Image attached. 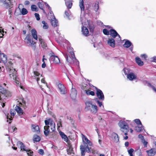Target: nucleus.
Segmentation results:
<instances>
[{"label":"nucleus","mask_w":156,"mask_h":156,"mask_svg":"<svg viewBox=\"0 0 156 156\" xmlns=\"http://www.w3.org/2000/svg\"><path fill=\"white\" fill-rule=\"evenodd\" d=\"M45 126L44 127V133L47 136L50 132L49 128L52 132L55 130V122L51 119H49L44 120Z\"/></svg>","instance_id":"f257e3e1"},{"label":"nucleus","mask_w":156,"mask_h":156,"mask_svg":"<svg viewBox=\"0 0 156 156\" xmlns=\"http://www.w3.org/2000/svg\"><path fill=\"white\" fill-rule=\"evenodd\" d=\"M86 109L90 111L94 114L96 113L98 110V107L96 105L93 104L91 101H87L86 103Z\"/></svg>","instance_id":"f03ea898"},{"label":"nucleus","mask_w":156,"mask_h":156,"mask_svg":"<svg viewBox=\"0 0 156 156\" xmlns=\"http://www.w3.org/2000/svg\"><path fill=\"white\" fill-rule=\"evenodd\" d=\"M6 69L9 71V74L10 77L13 80L16 81V83L19 84V78L17 77L16 72L15 69L11 68L9 67H8Z\"/></svg>","instance_id":"7ed1b4c3"},{"label":"nucleus","mask_w":156,"mask_h":156,"mask_svg":"<svg viewBox=\"0 0 156 156\" xmlns=\"http://www.w3.org/2000/svg\"><path fill=\"white\" fill-rule=\"evenodd\" d=\"M25 41L26 43L27 44V46L31 47L34 50L35 49V43L34 42L30 34H28L26 36L25 39Z\"/></svg>","instance_id":"20e7f679"},{"label":"nucleus","mask_w":156,"mask_h":156,"mask_svg":"<svg viewBox=\"0 0 156 156\" xmlns=\"http://www.w3.org/2000/svg\"><path fill=\"white\" fill-rule=\"evenodd\" d=\"M67 50L70 53L72 58L70 57H68L67 56L66 57V59L68 62L72 64L74 63L75 61H76V59L75 58V55L73 52V48H72L69 47L67 48Z\"/></svg>","instance_id":"39448f33"},{"label":"nucleus","mask_w":156,"mask_h":156,"mask_svg":"<svg viewBox=\"0 0 156 156\" xmlns=\"http://www.w3.org/2000/svg\"><path fill=\"white\" fill-rule=\"evenodd\" d=\"M118 125L120 128V130L122 132H124V130H126V131H129V127L127 123L125 121L121 120L118 123Z\"/></svg>","instance_id":"423d86ee"},{"label":"nucleus","mask_w":156,"mask_h":156,"mask_svg":"<svg viewBox=\"0 0 156 156\" xmlns=\"http://www.w3.org/2000/svg\"><path fill=\"white\" fill-rule=\"evenodd\" d=\"M49 55L50 56L49 60L51 62H53L56 64H58L60 63L59 58L57 56H55L53 52H51Z\"/></svg>","instance_id":"0eeeda50"},{"label":"nucleus","mask_w":156,"mask_h":156,"mask_svg":"<svg viewBox=\"0 0 156 156\" xmlns=\"http://www.w3.org/2000/svg\"><path fill=\"white\" fill-rule=\"evenodd\" d=\"M96 90V94L98 98L101 101H104L105 99L104 95L102 91L96 87H94Z\"/></svg>","instance_id":"6e6552de"},{"label":"nucleus","mask_w":156,"mask_h":156,"mask_svg":"<svg viewBox=\"0 0 156 156\" xmlns=\"http://www.w3.org/2000/svg\"><path fill=\"white\" fill-rule=\"evenodd\" d=\"M109 35L113 38H115L116 37H118L117 40L118 42L121 41V37L120 35L115 30L112 29H110L109 30Z\"/></svg>","instance_id":"1a4fd4ad"},{"label":"nucleus","mask_w":156,"mask_h":156,"mask_svg":"<svg viewBox=\"0 0 156 156\" xmlns=\"http://www.w3.org/2000/svg\"><path fill=\"white\" fill-rule=\"evenodd\" d=\"M1 2H3L4 6L8 9L11 7L12 5L11 0H0Z\"/></svg>","instance_id":"9d476101"},{"label":"nucleus","mask_w":156,"mask_h":156,"mask_svg":"<svg viewBox=\"0 0 156 156\" xmlns=\"http://www.w3.org/2000/svg\"><path fill=\"white\" fill-rule=\"evenodd\" d=\"M18 147H20V149L21 151H27L28 149H27L26 147L24 145V144L20 141H18L17 142V144Z\"/></svg>","instance_id":"9b49d317"},{"label":"nucleus","mask_w":156,"mask_h":156,"mask_svg":"<svg viewBox=\"0 0 156 156\" xmlns=\"http://www.w3.org/2000/svg\"><path fill=\"white\" fill-rule=\"evenodd\" d=\"M58 87L59 89L60 93L61 94H66V92L65 90V88L63 84L60 83H59L58 85Z\"/></svg>","instance_id":"f8f14e48"},{"label":"nucleus","mask_w":156,"mask_h":156,"mask_svg":"<svg viewBox=\"0 0 156 156\" xmlns=\"http://www.w3.org/2000/svg\"><path fill=\"white\" fill-rule=\"evenodd\" d=\"M77 95V91L75 88H72L70 96L72 99L73 100H75L76 97Z\"/></svg>","instance_id":"ddd939ff"},{"label":"nucleus","mask_w":156,"mask_h":156,"mask_svg":"<svg viewBox=\"0 0 156 156\" xmlns=\"http://www.w3.org/2000/svg\"><path fill=\"white\" fill-rule=\"evenodd\" d=\"M146 152L148 156H154L156 153V150L154 148H152Z\"/></svg>","instance_id":"4468645a"},{"label":"nucleus","mask_w":156,"mask_h":156,"mask_svg":"<svg viewBox=\"0 0 156 156\" xmlns=\"http://www.w3.org/2000/svg\"><path fill=\"white\" fill-rule=\"evenodd\" d=\"M51 23L52 25L54 27H56L58 25V22L55 19L54 16H52V18H51Z\"/></svg>","instance_id":"2eb2a0df"},{"label":"nucleus","mask_w":156,"mask_h":156,"mask_svg":"<svg viewBox=\"0 0 156 156\" xmlns=\"http://www.w3.org/2000/svg\"><path fill=\"white\" fill-rule=\"evenodd\" d=\"M59 133L62 139L66 142L68 143L69 141V140L67 136L63 132L61 131H59Z\"/></svg>","instance_id":"dca6fc26"},{"label":"nucleus","mask_w":156,"mask_h":156,"mask_svg":"<svg viewBox=\"0 0 156 156\" xmlns=\"http://www.w3.org/2000/svg\"><path fill=\"white\" fill-rule=\"evenodd\" d=\"M127 78L130 80H133L136 78V76L133 73H131L127 74Z\"/></svg>","instance_id":"f3484780"},{"label":"nucleus","mask_w":156,"mask_h":156,"mask_svg":"<svg viewBox=\"0 0 156 156\" xmlns=\"http://www.w3.org/2000/svg\"><path fill=\"white\" fill-rule=\"evenodd\" d=\"M0 58L2 61L4 63H6L7 62L6 56L4 54L1 53L0 52Z\"/></svg>","instance_id":"a211bd4d"},{"label":"nucleus","mask_w":156,"mask_h":156,"mask_svg":"<svg viewBox=\"0 0 156 156\" xmlns=\"http://www.w3.org/2000/svg\"><path fill=\"white\" fill-rule=\"evenodd\" d=\"M32 130L33 132H37V133L40 132L39 128L38 125L33 124L32 125Z\"/></svg>","instance_id":"6ab92c4d"},{"label":"nucleus","mask_w":156,"mask_h":156,"mask_svg":"<svg viewBox=\"0 0 156 156\" xmlns=\"http://www.w3.org/2000/svg\"><path fill=\"white\" fill-rule=\"evenodd\" d=\"M108 44L112 47H114L115 44V41L113 38H109L108 40Z\"/></svg>","instance_id":"aec40b11"},{"label":"nucleus","mask_w":156,"mask_h":156,"mask_svg":"<svg viewBox=\"0 0 156 156\" xmlns=\"http://www.w3.org/2000/svg\"><path fill=\"white\" fill-rule=\"evenodd\" d=\"M82 140L84 144V145H87V144H89L90 142V141L83 134H82Z\"/></svg>","instance_id":"412c9836"},{"label":"nucleus","mask_w":156,"mask_h":156,"mask_svg":"<svg viewBox=\"0 0 156 156\" xmlns=\"http://www.w3.org/2000/svg\"><path fill=\"white\" fill-rule=\"evenodd\" d=\"M112 139L113 141L115 143H117L119 141L118 135L115 133H113L112 134Z\"/></svg>","instance_id":"4be33fe9"},{"label":"nucleus","mask_w":156,"mask_h":156,"mask_svg":"<svg viewBox=\"0 0 156 156\" xmlns=\"http://www.w3.org/2000/svg\"><path fill=\"white\" fill-rule=\"evenodd\" d=\"M65 4L68 9L71 8L73 5L72 0H64Z\"/></svg>","instance_id":"5701e85b"},{"label":"nucleus","mask_w":156,"mask_h":156,"mask_svg":"<svg viewBox=\"0 0 156 156\" xmlns=\"http://www.w3.org/2000/svg\"><path fill=\"white\" fill-rule=\"evenodd\" d=\"M82 34L85 36H87L89 33L88 29L84 27H82Z\"/></svg>","instance_id":"b1692460"},{"label":"nucleus","mask_w":156,"mask_h":156,"mask_svg":"<svg viewBox=\"0 0 156 156\" xmlns=\"http://www.w3.org/2000/svg\"><path fill=\"white\" fill-rule=\"evenodd\" d=\"M38 40L42 48H45L47 47V45L44 40L40 37L38 38Z\"/></svg>","instance_id":"393cba45"},{"label":"nucleus","mask_w":156,"mask_h":156,"mask_svg":"<svg viewBox=\"0 0 156 156\" xmlns=\"http://www.w3.org/2000/svg\"><path fill=\"white\" fill-rule=\"evenodd\" d=\"M31 33L33 37L35 40H37L38 37L36 30L35 29H32L31 30Z\"/></svg>","instance_id":"a878e982"},{"label":"nucleus","mask_w":156,"mask_h":156,"mask_svg":"<svg viewBox=\"0 0 156 156\" xmlns=\"http://www.w3.org/2000/svg\"><path fill=\"white\" fill-rule=\"evenodd\" d=\"M15 110L18 114L22 115L23 113V111L22 109L18 106H16L15 107Z\"/></svg>","instance_id":"bb28decb"},{"label":"nucleus","mask_w":156,"mask_h":156,"mask_svg":"<svg viewBox=\"0 0 156 156\" xmlns=\"http://www.w3.org/2000/svg\"><path fill=\"white\" fill-rule=\"evenodd\" d=\"M136 61L138 65L140 66H141L143 65L144 63L142 61L140 58L138 57H136Z\"/></svg>","instance_id":"cd10ccee"},{"label":"nucleus","mask_w":156,"mask_h":156,"mask_svg":"<svg viewBox=\"0 0 156 156\" xmlns=\"http://www.w3.org/2000/svg\"><path fill=\"white\" fill-rule=\"evenodd\" d=\"M68 148H69L67 149L68 154L69 155L72 154H74L73 148L72 147L71 145H69L68 147Z\"/></svg>","instance_id":"c85d7f7f"},{"label":"nucleus","mask_w":156,"mask_h":156,"mask_svg":"<svg viewBox=\"0 0 156 156\" xmlns=\"http://www.w3.org/2000/svg\"><path fill=\"white\" fill-rule=\"evenodd\" d=\"M79 6L81 11H84L85 8L83 0H80Z\"/></svg>","instance_id":"c756f323"},{"label":"nucleus","mask_w":156,"mask_h":156,"mask_svg":"<svg viewBox=\"0 0 156 156\" xmlns=\"http://www.w3.org/2000/svg\"><path fill=\"white\" fill-rule=\"evenodd\" d=\"M131 43L129 41L127 40L125 42V43L123 45V46L124 47L128 48L131 46Z\"/></svg>","instance_id":"7c9ffc66"},{"label":"nucleus","mask_w":156,"mask_h":156,"mask_svg":"<svg viewBox=\"0 0 156 156\" xmlns=\"http://www.w3.org/2000/svg\"><path fill=\"white\" fill-rule=\"evenodd\" d=\"M81 153L82 156H84L85 154V149L84 146L81 145L80 146Z\"/></svg>","instance_id":"2f4dec72"},{"label":"nucleus","mask_w":156,"mask_h":156,"mask_svg":"<svg viewBox=\"0 0 156 156\" xmlns=\"http://www.w3.org/2000/svg\"><path fill=\"white\" fill-rule=\"evenodd\" d=\"M143 129V126L142 125H139L135 127V130L137 132L141 131Z\"/></svg>","instance_id":"473e14b6"},{"label":"nucleus","mask_w":156,"mask_h":156,"mask_svg":"<svg viewBox=\"0 0 156 156\" xmlns=\"http://www.w3.org/2000/svg\"><path fill=\"white\" fill-rule=\"evenodd\" d=\"M41 140L40 137L37 135H34L33 137V140L34 142H39Z\"/></svg>","instance_id":"72a5a7b5"},{"label":"nucleus","mask_w":156,"mask_h":156,"mask_svg":"<svg viewBox=\"0 0 156 156\" xmlns=\"http://www.w3.org/2000/svg\"><path fill=\"white\" fill-rule=\"evenodd\" d=\"M86 94L87 95H91L92 96H94L95 95V93L93 91H90L89 90H85Z\"/></svg>","instance_id":"f704fd0d"},{"label":"nucleus","mask_w":156,"mask_h":156,"mask_svg":"<svg viewBox=\"0 0 156 156\" xmlns=\"http://www.w3.org/2000/svg\"><path fill=\"white\" fill-rule=\"evenodd\" d=\"M94 10L97 12L99 9V2H96L94 5Z\"/></svg>","instance_id":"c9c22d12"},{"label":"nucleus","mask_w":156,"mask_h":156,"mask_svg":"<svg viewBox=\"0 0 156 156\" xmlns=\"http://www.w3.org/2000/svg\"><path fill=\"white\" fill-rule=\"evenodd\" d=\"M31 9L32 11L37 12L38 11V9L37 6L35 5H32L31 6Z\"/></svg>","instance_id":"e433bc0d"},{"label":"nucleus","mask_w":156,"mask_h":156,"mask_svg":"<svg viewBox=\"0 0 156 156\" xmlns=\"http://www.w3.org/2000/svg\"><path fill=\"white\" fill-rule=\"evenodd\" d=\"M42 23L43 24V28L44 29H46L48 28V25L45 21H43Z\"/></svg>","instance_id":"4c0bfd02"},{"label":"nucleus","mask_w":156,"mask_h":156,"mask_svg":"<svg viewBox=\"0 0 156 156\" xmlns=\"http://www.w3.org/2000/svg\"><path fill=\"white\" fill-rule=\"evenodd\" d=\"M28 156H33V152L30 150L28 149L27 151H26Z\"/></svg>","instance_id":"58836bf2"},{"label":"nucleus","mask_w":156,"mask_h":156,"mask_svg":"<svg viewBox=\"0 0 156 156\" xmlns=\"http://www.w3.org/2000/svg\"><path fill=\"white\" fill-rule=\"evenodd\" d=\"M28 11L25 8H23L22 9L21 13L23 15H25L27 14Z\"/></svg>","instance_id":"ea45409f"},{"label":"nucleus","mask_w":156,"mask_h":156,"mask_svg":"<svg viewBox=\"0 0 156 156\" xmlns=\"http://www.w3.org/2000/svg\"><path fill=\"white\" fill-rule=\"evenodd\" d=\"M133 151L134 150L132 148H131L129 150H128V152L130 156H134L133 154Z\"/></svg>","instance_id":"a19ab883"},{"label":"nucleus","mask_w":156,"mask_h":156,"mask_svg":"<svg viewBox=\"0 0 156 156\" xmlns=\"http://www.w3.org/2000/svg\"><path fill=\"white\" fill-rule=\"evenodd\" d=\"M103 34L105 35H108L109 34V31H108L106 29H104L103 30Z\"/></svg>","instance_id":"79ce46f5"},{"label":"nucleus","mask_w":156,"mask_h":156,"mask_svg":"<svg viewBox=\"0 0 156 156\" xmlns=\"http://www.w3.org/2000/svg\"><path fill=\"white\" fill-rule=\"evenodd\" d=\"M134 121L135 123L137 125H141L142 123L140 120L139 119H136L134 120Z\"/></svg>","instance_id":"37998d69"},{"label":"nucleus","mask_w":156,"mask_h":156,"mask_svg":"<svg viewBox=\"0 0 156 156\" xmlns=\"http://www.w3.org/2000/svg\"><path fill=\"white\" fill-rule=\"evenodd\" d=\"M124 73L125 75H127L129 73V69L127 68H124L123 69Z\"/></svg>","instance_id":"c03bdc74"},{"label":"nucleus","mask_w":156,"mask_h":156,"mask_svg":"<svg viewBox=\"0 0 156 156\" xmlns=\"http://www.w3.org/2000/svg\"><path fill=\"white\" fill-rule=\"evenodd\" d=\"M34 74V77L39 76L40 74L38 72L36 71H33Z\"/></svg>","instance_id":"a18cd8bd"},{"label":"nucleus","mask_w":156,"mask_h":156,"mask_svg":"<svg viewBox=\"0 0 156 156\" xmlns=\"http://www.w3.org/2000/svg\"><path fill=\"white\" fill-rule=\"evenodd\" d=\"M37 5L40 9H43V5L42 2H39L37 4Z\"/></svg>","instance_id":"49530a36"},{"label":"nucleus","mask_w":156,"mask_h":156,"mask_svg":"<svg viewBox=\"0 0 156 156\" xmlns=\"http://www.w3.org/2000/svg\"><path fill=\"white\" fill-rule=\"evenodd\" d=\"M84 147L85 150L87 152H89L90 151V149L88 147V145H84Z\"/></svg>","instance_id":"de8ad7c7"},{"label":"nucleus","mask_w":156,"mask_h":156,"mask_svg":"<svg viewBox=\"0 0 156 156\" xmlns=\"http://www.w3.org/2000/svg\"><path fill=\"white\" fill-rule=\"evenodd\" d=\"M38 153L41 155H43L44 154V150L42 149H40L38 150Z\"/></svg>","instance_id":"09e8293b"},{"label":"nucleus","mask_w":156,"mask_h":156,"mask_svg":"<svg viewBox=\"0 0 156 156\" xmlns=\"http://www.w3.org/2000/svg\"><path fill=\"white\" fill-rule=\"evenodd\" d=\"M148 86H150V87H151L152 88L153 90L155 92H156V89L155 88V87L151 85V84L150 83H149L148 84Z\"/></svg>","instance_id":"8fccbe9b"},{"label":"nucleus","mask_w":156,"mask_h":156,"mask_svg":"<svg viewBox=\"0 0 156 156\" xmlns=\"http://www.w3.org/2000/svg\"><path fill=\"white\" fill-rule=\"evenodd\" d=\"M35 16L37 20H40V16L38 14L35 13Z\"/></svg>","instance_id":"3c124183"},{"label":"nucleus","mask_w":156,"mask_h":156,"mask_svg":"<svg viewBox=\"0 0 156 156\" xmlns=\"http://www.w3.org/2000/svg\"><path fill=\"white\" fill-rule=\"evenodd\" d=\"M151 59L152 62H156V56H154L151 58Z\"/></svg>","instance_id":"603ef678"},{"label":"nucleus","mask_w":156,"mask_h":156,"mask_svg":"<svg viewBox=\"0 0 156 156\" xmlns=\"http://www.w3.org/2000/svg\"><path fill=\"white\" fill-rule=\"evenodd\" d=\"M96 101H97V102L98 103L99 105V106L100 107H101V106L102 105V102H100L99 101L98 99L97 98H96Z\"/></svg>","instance_id":"864d4df0"},{"label":"nucleus","mask_w":156,"mask_h":156,"mask_svg":"<svg viewBox=\"0 0 156 156\" xmlns=\"http://www.w3.org/2000/svg\"><path fill=\"white\" fill-rule=\"evenodd\" d=\"M62 126V122L61 121H59L57 123V127L58 128H59L60 127Z\"/></svg>","instance_id":"5fc2aeb1"},{"label":"nucleus","mask_w":156,"mask_h":156,"mask_svg":"<svg viewBox=\"0 0 156 156\" xmlns=\"http://www.w3.org/2000/svg\"><path fill=\"white\" fill-rule=\"evenodd\" d=\"M10 113L11 115L12 116H14L15 114V113H16L14 111H13L12 110H10Z\"/></svg>","instance_id":"6e6d98bb"},{"label":"nucleus","mask_w":156,"mask_h":156,"mask_svg":"<svg viewBox=\"0 0 156 156\" xmlns=\"http://www.w3.org/2000/svg\"><path fill=\"white\" fill-rule=\"evenodd\" d=\"M141 57L142 58H144V59H146L147 57V56L145 54H143L141 55Z\"/></svg>","instance_id":"4d7b16f0"},{"label":"nucleus","mask_w":156,"mask_h":156,"mask_svg":"<svg viewBox=\"0 0 156 156\" xmlns=\"http://www.w3.org/2000/svg\"><path fill=\"white\" fill-rule=\"evenodd\" d=\"M65 14L66 17L68 18H69V13H68V12L67 11H65Z\"/></svg>","instance_id":"13d9d810"},{"label":"nucleus","mask_w":156,"mask_h":156,"mask_svg":"<svg viewBox=\"0 0 156 156\" xmlns=\"http://www.w3.org/2000/svg\"><path fill=\"white\" fill-rule=\"evenodd\" d=\"M138 137L139 138H140L141 139V140H143L144 139V137L142 135H138Z\"/></svg>","instance_id":"bf43d9fd"},{"label":"nucleus","mask_w":156,"mask_h":156,"mask_svg":"<svg viewBox=\"0 0 156 156\" xmlns=\"http://www.w3.org/2000/svg\"><path fill=\"white\" fill-rule=\"evenodd\" d=\"M98 24L99 25H100V26H102L103 24V23L102 22H101V21H98Z\"/></svg>","instance_id":"052dcab7"},{"label":"nucleus","mask_w":156,"mask_h":156,"mask_svg":"<svg viewBox=\"0 0 156 156\" xmlns=\"http://www.w3.org/2000/svg\"><path fill=\"white\" fill-rule=\"evenodd\" d=\"M143 144H144L145 147H146L147 145V142L146 141H145L144 140V142H143Z\"/></svg>","instance_id":"680f3d73"},{"label":"nucleus","mask_w":156,"mask_h":156,"mask_svg":"<svg viewBox=\"0 0 156 156\" xmlns=\"http://www.w3.org/2000/svg\"><path fill=\"white\" fill-rule=\"evenodd\" d=\"M25 5H28L30 4V2L28 1H26L25 2Z\"/></svg>","instance_id":"e2e57ef3"},{"label":"nucleus","mask_w":156,"mask_h":156,"mask_svg":"<svg viewBox=\"0 0 156 156\" xmlns=\"http://www.w3.org/2000/svg\"><path fill=\"white\" fill-rule=\"evenodd\" d=\"M129 142H126L125 143V146L126 147H127L128 146H129Z\"/></svg>","instance_id":"0e129e2a"},{"label":"nucleus","mask_w":156,"mask_h":156,"mask_svg":"<svg viewBox=\"0 0 156 156\" xmlns=\"http://www.w3.org/2000/svg\"><path fill=\"white\" fill-rule=\"evenodd\" d=\"M45 66H46V64L45 63V62H43V63L42 64V67L43 68H44L45 67Z\"/></svg>","instance_id":"69168bd1"},{"label":"nucleus","mask_w":156,"mask_h":156,"mask_svg":"<svg viewBox=\"0 0 156 156\" xmlns=\"http://www.w3.org/2000/svg\"><path fill=\"white\" fill-rule=\"evenodd\" d=\"M95 130L97 132V133L98 134V136L99 137H100V135H99V130L98 129H95Z\"/></svg>","instance_id":"338daca9"},{"label":"nucleus","mask_w":156,"mask_h":156,"mask_svg":"<svg viewBox=\"0 0 156 156\" xmlns=\"http://www.w3.org/2000/svg\"><path fill=\"white\" fill-rule=\"evenodd\" d=\"M41 81L42 83H46L45 80L44 78H42V79H41Z\"/></svg>","instance_id":"774afa93"}]
</instances>
